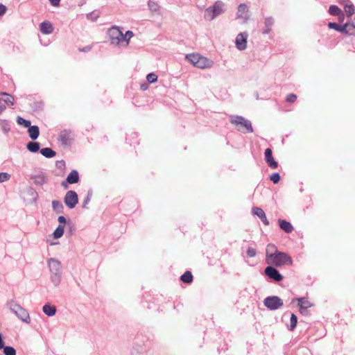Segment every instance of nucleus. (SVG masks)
Instances as JSON below:
<instances>
[{
  "mask_svg": "<svg viewBox=\"0 0 355 355\" xmlns=\"http://www.w3.org/2000/svg\"><path fill=\"white\" fill-rule=\"evenodd\" d=\"M266 263L275 267H282L283 266H291L293 260L288 254L283 252H279L275 255L266 259Z\"/></svg>",
  "mask_w": 355,
  "mask_h": 355,
  "instance_id": "1",
  "label": "nucleus"
},
{
  "mask_svg": "<svg viewBox=\"0 0 355 355\" xmlns=\"http://www.w3.org/2000/svg\"><path fill=\"white\" fill-rule=\"evenodd\" d=\"M280 175L279 173H274L270 175V180L274 183L277 184L280 180Z\"/></svg>",
  "mask_w": 355,
  "mask_h": 355,
  "instance_id": "46",
  "label": "nucleus"
},
{
  "mask_svg": "<svg viewBox=\"0 0 355 355\" xmlns=\"http://www.w3.org/2000/svg\"><path fill=\"white\" fill-rule=\"evenodd\" d=\"M4 341L3 340V336L2 334L0 333V349H2L3 347H4Z\"/></svg>",
  "mask_w": 355,
  "mask_h": 355,
  "instance_id": "59",
  "label": "nucleus"
},
{
  "mask_svg": "<svg viewBox=\"0 0 355 355\" xmlns=\"http://www.w3.org/2000/svg\"><path fill=\"white\" fill-rule=\"evenodd\" d=\"M230 121L231 123L235 125L236 127L240 125L241 127L243 128L245 130V131H243V132L252 133L254 132L251 121L242 116H231ZM237 130L239 131L243 132L241 128H237Z\"/></svg>",
  "mask_w": 355,
  "mask_h": 355,
  "instance_id": "4",
  "label": "nucleus"
},
{
  "mask_svg": "<svg viewBox=\"0 0 355 355\" xmlns=\"http://www.w3.org/2000/svg\"><path fill=\"white\" fill-rule=\"evenodd\" d=\"M318 329H323V327L322 326V324H319V327H317V326H312V327H310L309 329H308V334L309 335H312L313 331L315 330H318Z\"/></svg>",
  "mask_w": 355,
  "mask_h": 355,
  "instance_id": "52",
  "label": "nucleus"
},
{
  "mask_svg": "<svg viewBox=\"0 0 355 355\" xmlns=\"http://www.w3.org/2000/svg\"><path fill=\"white\" fill-rule=\"evenodd\" d=\"M0 124L4 133H8L10 130V125L8 121L0 119Z\"/></svg>",
  "mask_w": 355,
  "mask_h": 355,
  "instance_id": "32",
  "label": "nucleus"
},
{
  "mask_svg": "<svg viewBox=\"0 0 355 355\" xmlns=\"http://www.w3.org/2000/svg\"><path fill=\"white\" fill-rule=\"evenodd\" d=\"M266 162L267 163L268 166L272 169L277 168L278 167V163L275 160L273 157L269 159Z\"/></svg>",
  "mask_w": 355,
  "mask_h": 355,
  "instance_id": "43",
  "label": "nucleus"
},
{
  "mask_svg": "<svg viewBox=\"0 0 355 355\" xmlns=\"http://www.w3.org/2000/svg\"><path fill=\"white\" fill-rule=\"evenodd\" d=\"M329 12L333 16H338L339 17H344L343 11L336 5H331L329 6Z\"/></svg>",
  "mask_w": 355,
  "mask_h": 355,
  "instance_id": "23",
  "label": "nucleus"
},
{
  "mask_svg": "<svg viewBox=\"0 0 355 355\" xmlns=\"http://www.w3.org/2000/svg\"><path fill=\"white\" fill-rule=\"evenodd\" d=\"M265 160L266 162L269 159H271L272 157V152L270 148H266L264 152Z\"/></svg>",
  "mask_w": 355,
  "mask_h": 355,
  "instance_id": "50",
  "label": "nucleus"
},
{
  "mask_svg": "<svg viewBox=\"0 0 355 355\" xmlns=\"http://www.w3.org/2000/svg\"><path fill=\"white\" fill-rule=\"evenodd\" d=\"M264 273L270 279L279 282L283 279L282 275L275 268V266L268 265L265 270Z\"/></svg>",
  "mask_w": 355,
  "mask_h": 355,
  "instance_id": "8",
  "label": "nucleus"
},
{
  "mask_svg": "<svg viewBox=\"0 0 355 355\" xmlns=\"http://www.w3.org/2000/svg\"><path fill=\"white\" fill-rule=\"evenodd\" d=\"M58 141L60 142L62 146H69L73 141L71 132L67 130L61 131L58 136Z\"/></svg>",
  "mask_w": 355,
  "mask_h": 355,
  "instance_id": "9",
  "label": "nucleus"
},
{
  "mask_svg": "<svg viewBox=\"0 0 355 355\" xmlns=\"http://www.w3.org/2000/svg\"><path fill=\"white\" fill-rule=\"evenodd\" d=\"M246 253L248 257H254L257 254V250H256V249H254L252 247H249V248H248V249L246 250Z\"/></svg>",
  "mask_w": 355,
  "mask_h": 355,
  "instance_id": "48",
  "label": "nucleus"
},
{
  "mask_svg": "<svg viewBox=\"0 0 355 355\" xmlns=\"http://www.w3.org/2000/svg\"><path fill=\"white\" fill-rule=\"evenodd\" d=\"M148 87V85L146 83L141 85V90L144 91L146 90Z\"/></svg>",
  "mask_w": 355,
  "mask_h": 355,
  "instance_id": "61",
  "label": "nucleus"
},
{
  "mask_svg": "<svg viewBox=\"0 0 355 355\" xmlns=\"http://www.w3.org/2000/svg\"><path fill=\"white\" fill-rule=\"evenodd\" d=\"M40 153L46 158H52L56 155V153L50 148H42L40 150Z\"/></svg>",
  "mask_w": 355,
  "mask_h": 355,
  "instance_id": "25",
  "label": "nucleus"
},
{
  "mask_svg": "<svg viewBox=\"0 0 355 355\" xmlns=\"http://www.w3.org/2000/svg\"><path fill=\"white\" fill-rule=\"evenodd\" d=\"M3 349L5 355H16V350L12 346H4Z\"/></svg>",
  "mask_w": 355,
  "mask_h": 355,
  "instance_id": "38",
  "label": "nucleus"
},
{
  "mask_svg": "<svg viewBox=\"0 0 355 355\" xmlns=\"http://www.w3.org/2000/svg\"><path fill=\"white\" fill-rule=\"evenodd\" d=\"M92 15V13H89V14L87 15V17H89V15Z\"/></svg>",
  "mask_w": 355,
  "mask_h": 355,
  "instance_id": "63",
  "label": "nucleus"
},
{
  "mask_svg": "<svg viewBox=\"0 0 355 355\" xmlns=\"http://www.w3.org/2000/svg\"><path fill=\"white\" fill-rule=\"evenodd\" d=\"M345 11L349 17H351L355 13V6L353 4H346Z\"/></svg>",
  "mask_w": 355,
  "mask_h": 355,
  "instance_id": "33",
  "label": "nucleus"
},
{
  "mask_svg": "<svg viewBox=\"0 0 355 355\" xmlns=\"http://www.w3.org/2000/svg\"><path fill=\"white\" fill-rule=\"evenodd\" d=\"M15 315L20 319L22 322L26 323L30 322V317L28 311L23 307L19 308L17 311L14 313Z\"/></svg>",
  "mask_w": 355,
  "mask_h": 355,
  "instance_id": "13",
  "label": "nucleus"
},
{
  "mask_svg": "<svg viewBox=\"0 0 355 355\" xmlns=\"http://www.w3.org/2000/svg\"><path fill=\"white\" fill-rule=\"evenodd\" d=\"M65 166V162L64 160L57 161L56 166L58 168L64 167Z\"/></svg>",
  "mask_w": 355,
  "mask_h": 355,
  "instance_id": "57",
  "label": "nucleus"
},
{
  "mask_svg": "<svg viewBox=\"0 0 355 355\" xmlns=\"http://www.w3.org/2000/svg\"><path fill=\"white\" fill-rule=\"evenodd\" d=\"M180 280L186 284H190L193 282L192 273L187 270L180 277Z\"/></svg>",
  "mask_w": 355,
  "mask_h": 355,
  "instance_id": "27",
  "label": "nucleus"
},
{
  "mask_svg": "<svg viewBox=\"0 0 355 355\" xmlns=\"http://www.w3.org/2000/svg\"><path fill=\"white\" fill-rule=\"evenodd\" d=\"M225 10V3L222 1H216L212 6L207 8L205 11V19L211 21Z\"/></svg>",
  "mask_w": 355,
  "mask_h": 355,
  "instance_id": "3",
  "label": "nucleus"
},
{
  "mask_svg": "<svg viewBox=\"0 0 355 355\" xmlns=\"http://www.w3.org/2000/svg\"><path fill=\"white\" fill-rule=\"evenodd\" d=\"M146 80L149 83H153L157 81V76L154 73H150L147 75Z\"/></svg>",
  "mask_w": 355,
  "mask_h": 355,
  "instance_id": "45",
  "label": "nucleus"
},
{
  "mask_svg": "<svg viewBox=\"0 0 355 355\" xmlns=\"http://www.w3.org/2000/svg\"><path fill=\"white\" fill-rule=\"evenodd\" d=\"M8 304L10 307V311L12 313H15V311H17V310L19 308H21V306L19 304H18L17 303H16L15 302H14L12 300L9 302Z\"/></svg>",
  "mask_w": 355,
  "mask_h": 355,
  "instance_id": "42",
  "label": "nucleus"
},
{
  "mask_svg": "<svg viewBox=\"0 0 355 355\" xmlns=\"http://www.w3.org/2000/svg\"><path fill=\"white\" fill-rule=\"evenodd\" d=\"M54 30L53 26L51 22L49 21H42L40 24V31L43 34L49 35L53 33Z\"/></svg>",
  "mask_w": 355,
  "mask_h": 355,
  "instance_id": "14",
  "label": "nucleus"
},
{
  "mask_svg": "<svg viewBox=\"0 0 355 355\" xmlns=\"http://www.w3.org/2000/svg\"><path fill=\"white\" fill-rule=\"evenodd\" d=\"M1 95H4L6 98L3 99V101L9 106H12L14 105V96L6 93L1 92Z\"/></svg>",
  "mask_w": 355,
  "mask_h": 355,
  "instance_id": "31",
  "label": "nucleus"
},
{
  "mask_svg": "<svg viewBox=\"0 0 355 355\" xmlns=\"http://www.w3.org/2000/svg\"><path fill=\"white\" fill-rule=\"evenodd\" d=\"M265 27L262 31L263 35L269 34L272 31V27L274 24V19L271 17H268L265 19Z\"/></svg>",
  "mask_w": 355,
  "mask_h": 355,
  "instance_id": "17",
  "label": "nucleus"
},
{
  "mask_svg": "<svg viewBox=\"0 0 355 355\" xmlns=\"http://www.w3.org/2000/svg\"><path fill=\"white\" fill-rule=\"evenodd\" d=\"M328 27L331 29H334L338 32L343 33V26H341L337 23L335 22H329L328 24Z\"/></svg>",
  "mask_w": 355,
  "mask_h": 355,
  "instance_id": "39",
  "label": "nucleus"
},
{
  "mask_svg": "<svg viewBox=\"0 0 355 355\" xmlns=\"http://www.w3.org/2000/svg\"><path fill=\"white\" fill-rule=\"evenodd\" d=\"M263 304L270 311H275L282 308L284 302L279 297L272 295L266 297L263 300Z\"/></svg>",
  "mask_w": 355,
  "mask_h": 355,
  "instance_id": "6",
  "label": "nucleus"
},
{
  "mask_svg": "<svg viewBox=\"0 0 355 355\" xmlns=\"http://www.w3.org/2000/svg\"><path fill=\"white\" fill-rule=\"evenodd\" d=\"M212 62L203 56H200L199 60L196 63V67L200 69L208 68L211 66Z\"/></svg>",
  "mask_w": 355,
  "mask_h": 355,
  "instance_id": "20",
  "label": "nucleus"
},
{
  "mask_svg": "<svg viewBox=\"0 0 355 355\" xmlns=\"http://www.w3.org/2000/svg\"><path fill=\"white\" fill-rule=\"evenodd\" d=\"M64 227L63 225H59L58 227L53 232V236L54 239L60 238L64 234Z\"/></svg>",
  "mask_w": 355,
  "mask_h": 355,
  "instance_id": "29",
  "label": "nucleus"
},
{
  "mask_svg": "<svg viewBox=\"0 0 355 355\" xmlns=\"http://www.w3.org/2000/svg\"><path fill=\"white\" fill-rule=\"evenodd\" d=\"M52 207L53 209L57 213H62L64 207L62 202L60 200H53L52 201Z\"/></svg>",
  "mask_w": 355,
  "mask_h": 355,
  "instance_id": "28",
  "label": "nucleus"
},
{
  "mask_svg": "<svg viewBox=\"0 0 355 355\" xmlns=\"http://www.w3.org/2000/svg\"><path fill=\"white\" fill-rule=\"evenodd\" d=\"M90 49V47H86L85 49H83V51H89Z\"/></svg>",
  "mask_w": 355,
  "mask_h": 355,
  "instance_id": "62",
  "label": "nucleus"
},
{
  "mask_svg": "<svg viewBox=\"0 0 355 355\" xmlns=\"http://www.w3.org/2000/svg\"><path fill=\"white\" fill-rule=\"evenodd\" d=\"M31 179L36 185H43L47 182V177L44 173H40L37 175H31Z\"/></svg>",
  "mask_w": 355,
  "mask_h": 355,
  "instance_id": "16",
  "label": "nucleus"
},
{
  "mask_svg": "<svg viewBox=\"0 0 355 355\" xmlns=\"http://www.w3.org/2000/svg\"><path fill=\"white\" fill-rule=\"evenodd\" d=\"M252 213L253 215H255L257 216V217H259V218L265 214V212L264 211L260 208V207H253L252 209Z\"/></svg>",
  "mask_w": 355,
  "mask_h": 355,
  "instance_id": "40",
  "label": "nucleus"
},
{
  "mask_svg": "<svg viewBox=\"0 0 355 355\" xmlns=\"http://www.w3.org/2000/svg\"><path fill=\"white\" fill-rule=\"evenodd\" d=\"M296 100L297 96L294 94H290L286 98V101L290 103H294Z\"/></svg>",
  "mask_w": 355,
  "mask_h": 355,
  "instance_id": "49",
  "label": "nucleus"
},
{
  "mask_svg": "<svg viewBox=\"0 0 355 355\" xmlns=\"http://www.w3.org/2000/svg\"><path fill=\"white\" fill-rule=\"evenodd\" d=\"M280 251L278 250L277 247L273 243H268L266 249V259H268L270 255L273 256Z\"/></svg>",
  "mask_w": 355,
  "mask_h": 355,
  "instance_id": "21",
  "label": "nucleus"
},
{
  "mask_svg": "<svg viewBox=\"0 0 355 355\" xmlns=\"http://www.w3.org/2000/svg\"><path fill=\"white\" fill-rule=\"evenodd\" d=\"M28 133L30 138L35 141L40 135V128L37 125H31L28 127Z\"/></svg>",
  "mask_w": 355,
  "mask_h": 355,
  "instance_id": "19",
  "label": "nucleus"
},
{
  "mask_svg": "<svg viewBox=\"0 0 355 355\" xmlns=\"http://www.w3.org/2000/svg\"><path fill=\"white\" fill-rule=\"evenodd\" d=\"M48 265L51 272V280L55 286H58L61 282V263L55 259L51 258L48 260Z\"/></svg>",
  "mask_w": 355,
  "mask_h": 355,
  "instance_id": "2",
  "label": "nucleus"
},
{
  "mask_svg": "<svg viewBox=\"0 0 355 355\" xmlns=\"http://www.w3.org/2000/svg\"><path fill=\"white\" fill-rule=\"evenodd\" d=\"M294 355H312V354L309 348L302 347L295 351Z\"/></svg>",
  "mask_w": 355,
  "mask_h": 355,
  "instance_id": "30",
  "label": "nucleus"
},
{
  "mask_svg": "<svg viewBox=\"0 0 355 355\" xmlns=\"http://www.w3.org/2000/svg\"><path fill=\"white\" fill-rule=\"evenodd\" d=\"M299 309H300V313L302 315H306L309 313L308 309H304L303 308H299Z\"/></svg>",
  "mask_w": 355,
  "mask_h": 355,
  "instance_id": "58",
  "label": "nucleus"
},
{
  "mask_svg": "<svg viewBox=\"0 0 355 355\" xmlns=\"http://www.w3.org/2000/svg\"><path fill=\"white\" fill-rule=\"evenodd\" d=\"M10 178V175L6 172L0 173V182H3L9 180Z\"/></svg>",
  "mask_w": 355,
  "mask_h": 355,
  "instance_id": "47",
  "label": "nucleus"
},
{
  "mask_svg": "<svg viewBox=\"0 0 355 355\" xmlns=\"http://www.w3.org/2000/svg\"><path fill=\"white\" fill-rule=\"evenodd\" d=\"M7 10V8L2 3H0V17L3 16Z\"/></svg>",
  "mask_w": 355,
  "mask_h": 355,
  "instance_id": "53",
  "label": "nucleus"
},
{
  "mask_svg": "<svg viewBox=\"0 0 355 355\" xmlns=\"http://www.w3.org/2000/svg\"><path fill=\"white\" fill-rule=\"evenodd\" d=\"M58 220L60 223V225H63L64 226L67 222L66 218L63 216H60L58 218Z\"/></svg>",
  "mask_w": 355,
  "mask_h": 355,
  "instance_id": "55",
  "label": "nucleus"
},
{
  "mask_svg": "<svg viewBox=\"0 0 355 355\" xmlns=\"http://www.w3.org/2000/svg\"><path fill=\"white\" fill-rule=\"evenodd\" d=\"M132 36L133 33L131 31H126V33L123 34L124 41H126V42L128 43Z\"/></svg>",
  "mask_w": 355,
  "mask_h": 355,
  "instance_id": "51",
  "label": "nucleus"
},
{
  "mask_svg": "<svg viewBox=\"0 0 355 355\" xmlns=\"http://www.w3.org/2000/svg\"><path fill=\"white\" fill-rule=\"evenodd\" d=\"M51 5L54 7H58L60 5L61 0H49Z\"/></svg>",
  "mask_w": 355,
  "mask_h": 355,
  "instance_id": "54",
  "label": "nucleus"
},
{
  "mask_svg": "<svg viewBox=\"0 0 355 355\" xmlns=\"http://www.w3.org/2000/svg\"><path fill=\"white\" fill-rule=\"evenodd\" d=\"M17 122L19 125H23L25 128H28L31 125L29 120H26L21 116L17 118Z\"/></svg>",
  "mask_w": 355,
  "mask_h": 355,
  "instance_id": "36",
  "label": "nucleus"
},
{
  "mask_svg": "<svg viewBox=\"0 0 355 355\" xmlns=\"http://www.w3.org/2000/svg\"><path fill=\"white\" fill-rule=\"evenodd\" d=\"M107 35L112 45H118L124 42L123 33L119 26H113L109 28Z\"/></svg>",
  "mask_w": 355,
  "mask_h": 355,
  "instance_id": "5",
  "label": "nucleus"
},
{
  "mask_svg": "<svg viewBox=\"0 0 355 355\" xmlns=\"http://www.w3.org/2000/svg\"><path fill=\"white\" fill-rule=\"evenodd\" d=\"M199 54H190L187 55V58L196 67V63L200 58Z\"/></svg>",
  "mask_w": 355,
  "mask_h": 355,
  "instance_id": "35",
  "label": "nucleus"
},
{
  "mask_svg": "<svg viewBox=\"0 0 355 355\" xmlns=\"http://www.w3.org/2000/svg\"><path fill=\"white\" fill-rule=\"evenodd\" d=\"M148 6L149 10L153 11V12H157L159 9V6L157 4V3L154 1H153V0H149L148 1Z\"/></svg>",
  "mask_w": 355,
  "mask_h": 355,
  "instance_id": "34",
  "label": "nucleus"
},
{
  "mask_svg": "<svg viewBox=\"0 0 355 355\" xmlns=\"http://www.w3.org/2000/svg\"><path fill=\"white\" fill-rule=\"evenodd\" d=\"M290 322L291 324L288 329L293 331L295 328L297 322V318L294 313H292L291 315Z\"/></svg>",
  "mask_w": 355,
  "mask_h": 355,
  "instance_id": "37",
  "label": "nucleus"
},
{
  "mask_svg": "<svg viewBox=\"0 0 355 355\" xmlns=\"http://www.w3.org/2000/svg\"><path fill=\"white\" fill-rule=\"evenodd\" d=\"M43 312L48 316H53L56 313V308L54 306H51L49 304L44 305L42 308Z\"/></svg>",
  "mask_w": 355,
  "mask_h": 355,
  "instance_id": "24",
  "label": "nucleus"
},
{
  "mask_svg": "<svg viewBox=\"0 0 355 355\" xmlns=\"http://www.w3.org/2000/svg\"><path fill=\"white\" fill-rule=\"evenodd\" d=\"M343 33L347 35L355 36V25L354 23L347 22L343 25Z\"/></svg>",
  "mask_w": 355,
  "mask_h": 355,
  "instance_id": "18",
  "label": "nucleus"
},
{
  "mask_svg": "<svg viewBox=\"0 0 355 355\" xmlns=\"http://www.w3.org/2000/svg\"><path fill=\"white\" fill-rule=\"evenodd\" d=\"M324 336L323 332L320 333L318 335H316V336L313 338V340H317L318 339H320Z\"/></svg>",
  "mask_w": 355,
  "mask_h": 355,
  "instance_id": "60",
  "label": "nucleus"
},
{
  "mask_svg": "<svg viewBox=\"0 0 355 355\" xmlns=\"http://www.w3.org/2000/svg\"><path fill=\"white\" fill-rule=\"evenodd\" d=\"M260 219L261 220V221L263 222V223L265 225H269L270 223L268 221V220L266 218V214L264 215H263Z\"/></svg>",
  "mask_w": 355,
  "mask_h": 355,
  "instance_id": "56",
  "label": "nucleus"
},
{
  "mask_svg": "<svg viewBox=\"0 0 355 355\" xmlns=\"http://www.w3.org/2000/svg\"><path fill=\"white\" fill-rule=\"evenodd\" d=\"M80 181V176L78 171L72 170L67 175L66 180L62 181L61 185L67 189L69 184H76Z\"/></svg>",
  "mask_w": 355,
  "mask_h": 355,
  "instance_id": "11",
  "label": "nucleus"
},
{
  "mask_svg": "<svg viewBox=\"0 0 355 355\" xmlns=\"http://www.w3.org/2000/svg\"><path fill=\"white\" fill-rule=\"evenodd\" d=\"M26 148L31 153H35L40 150V145L38 142L31 141L28 143Z\"/></svg>",
  "mask_w": 355,
  "mask_h": 355,
  "instance_id": "26",
  "label": "nucleus"
},
{
  "mask_svg": "<svg viewBox=\"0 0 355 355\" xmlns=\"http://www.w3.org/2000/svg\"><path fill=\"white\" fill-rule=\"evenodd\" d=\"M278 224L279 228L287 234L291 233L294 230V227L292 224L286 220L278 219Z\"/></svg>",
  "mask_w": 355,
  "mask_h": 355,
  "instance_id": "15",
  "label": "nucleus"
},
{
  "mask_svg": "<svg viewBox=\"0 0 355 355\" xmlns=\"http://www.w3.org/2000/svg\"><path fill=\"white\" fill-rule=\"evenodd\" d=\"M296 300L298 302L299 308L306 309L313 306L312 303H311L306 297H298Z\"/></svg>",
  "mask_w": 355,
  "mask_h": 355,
  "instance_id": "22",
  "label": "nucleus"
},
{
  "mask_svg": "<svg viewBox=\"0 0 355 355\" xmlns=\"http://www.w3.org/2000/svg\"><path fill=\"white\" fill-rule=\"evenodd\" d=\"M236 18L243 20V23L248 21L250 18L249 10L245 3H241L238 7Z\"/></svg>",
  "mask_w": 355,
  "mask_h": 355,
  "instance_id": "12",
  "label": "nucleus"
},
{
  "mask_svg": "<svg viewBox=\"0 0 355 355\" xmlns=\"http://www.w3.org/2000/svg\"><path fill=\"white\" fill-rule=\"evenodd\" d=\"M92 196V190L89 189L87 191V193L83 200V208H86L87 205L89 202V201L91 200Z\"/></svg>",
  "mask_w": 355,
  "mask_h": 355,
  "instance_id": "41",
  "label": "nucleus"
},
{
  "mask_svg": "<svg viewBox=\"0 0 355 355\" xmlns=\"http://www.w3.org/2000/svg\"><path fill=\"white\" fill-rule=\"evenodd\" d=\"M64 202L69 209H73L78 203V196L75 191H68L64 198Z\"/></svg>",
  "mask_w": 355,
  "mask_h": 355,
  "instance_id": "7",
  "label": "nucleus"
},
{
  "mask_svg": "<svg viewBox=\"0 0 355 355\" xmlns=\"http://www.w3.org/2000/svg\"><path fill=\"white\" fill-rule=\"evenodd\" d=\"M266 162L267 163L268 166L272 169L277 168L278 167V163L275 160L273 157L269 159Z\"/></svg>",
  "mask_w": 355,
  "mask_h": 355,
  "instance_id": "44",
  "label": "nucleus"
},
{
  "mask_svg": "<svg viewBox=\"0 0 355 355\" xmlns=\"http://www.w3.org/2000/svg\"><path fill=\"white\" fill-rule=\"evenodd\" d=\"M248 34L246 32L240 33L235 40V46L239 51H243L247 48V40Z\"/></svg>",
  "mask_w": 355,
  "mask_h": 355,
  "instance_id": "10",
  "label": "nucleus"
}]
</instances>
